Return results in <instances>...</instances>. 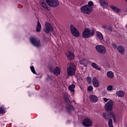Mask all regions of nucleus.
Returning <instances> with one entry per match:
<instances>
[{"label":"nucleus","instance_id":"37","mask_svg":"<svg viewBox=\"0 0 127 127\" xmlns=\"http://www.w3.org/2000/svg\"><path fill=\"white\" fill-rule=\"evenodd\" d=\"M112 45H113L114 48H116V49H118V48L119 47L117 46V44H113Z\"/></svg>","mask_w":127,"mask_h":127},{"label":"nucleus","instance_id":"32","mask_svg":"<svg viewBox=\"0 0 127 127\" xmlns=\"http://www.w3.org/2000/svg\"><path fill=\"white\" fill-rule=\"evenodd\" d=\"M87 90L89 91V92L93 91V86H88V87L87 88Z\"/></svg>","mask_w":127,"mask_h":127},{"label":"nucleus","instance_id":"7","mask_svg":"<svg viewBox=\"0 0 127 127\" xmlns=\"http://www.w3.org/2000/svg\"><path fill=\"white\" fill-rule=\"evenodd\" d=\"M82 125L86 127H92L93 126V122L89 118H86L83 120Z\"/></svg>","mask_w":127,"mask_h":127},{"label":"nucleus","instance_id":"8","mask_svg":"<svg viewBox=\"0 0 127 127\" xmlns=\"http://www.w3.org/2000/svg\"><path fill=\"white\" fill-rule=\"evenodd\" d=\"M96 49L97 50V51L99 52V53H101V54H105L106 52H107L106 47L104 46L97 45L96 46Z\"/></svg>","mask_w":127,"mask_h":127},{"label":"nucleus","instance_id":"41","mask_svg":"<svg viewBox=\"0 0 127 127\" xmlns=\"http://www.w3.org/2000/svg\"><path fill=\"white\" fill-rule=\"evenodd\" d=\"M97 99H98V97L96 96V102H97Z\"/></svg>","mask_w":127,"mask_h":127},{"label":"nucleus","instance_id":"3","mask_svg":"<svg viewBox=\"0 0 127 127\" xmlns=\"http://www.w3.org/2000/svg\"><path fill=\"white\" fill-rule=\"evenodd\" d=\"M94 9H93V7H90L89 5H85L84 6H82L80 8V11L83 13H85L86 14H89L90 12H92Z\"/></svg>","mask_w":127,"mask_h":127},{"label":"nucleus","instance_id":"20","mask_svg":"<svg viewBox=\"0 0 127 127\" xmlns=\"http://www.w3.org/2000/svg\"><path fill=\"white\" fill-rule=\"evenodd\" d=\"M75 87H76L75 84H71L68 86V89L71 93H73V94H74V92H75Z\"/></svg>","mask_w":127,"mask_h":127},{"label":"nucleus","instance_id":"18","mask_svg":"<svg viewBox=\"0 0 127 127\" xmlns=\"http://www.w3.org/2000/svg\"><path fill=\"white\" fill-rule=\"evenodd\" d=\"M116 95L118 97H120L121 98L124 97L125 95H126V93L124 91H118L116 92Z\"/></svg>","mask_w":127,"mask_h":127},{"label":"nucleus","instance_id":"35","mask_svg":"<svg viewBox=\"0 0 127 127\" xmlns=\"http://www.w3.org/2000/svg\"><path fill=\"white\" fill-rule=\"evenodd\" d=\"M96 70H98L99 71H101V68L99 67L97 64H96Z\"/></svg>","mask_w":127,"mask_h":127},{"label":"nucleus","instance_id":"11","mask_svg":"<svg viewBox=\"0 0 127 127\" xmlns=\"http://www.w3.org/2000/svg\"><path fill=\"white\" fill-rule=\"evenodd\" d=\"M30 42L35 46V47H39L40 46V41L36 40L34 38H30Z\"/></svg>","mask_w":127,"mask_h":127},{"label":"nucleus","instance_id":"39","mask_svg":"<svg viewBox=\"0 0 127 127\" xmlns=\"http://www.w3.org/2000/svg\"><path fill=\"white\" fill-rule=\"evenodd\" d=\"M108 30H109V31H113V28H112L111 27H109L108 28Z\"/></svg>","mask_w":127,"mask_h":127},{"label":"nucleus","instance_id":"36","mask_svg":"<svg viewBox=\"0 0 127 127\" xmlns=\"http://www.w3.org/2000/svg\"><path fill=\"white\" fill-rule=\"evenodd\" d=\"M92 67H93V68H96V64L94 63H92L91 64Z\"/></svg>","mask_w":127,"mask_h":127},{"label":"nucleus","instance_id":"33","mask_svg":"<svg viewBox=\"0 0 127 127\" xmlns=\"http://www.w3.org/2000/svg\"><path fill=\"white\" fill-rule=\"evenodd\" d=\"M93 82V85L94 87H96V77L93 78V79L92 80Z\"/></svg>","mask_w":127,"mask_h":127},{"label":"nucleus","instance_id":"22","mask_svg":"<svg viewBox=\"0 0 127 127\" xmlns=\"http://www.w3.org/2000/svg\"><path fill=\"white\" fill-rule=\"evenodd\" d=\"M89 99L91 102L93 103H96V95L91 94L89 96Z\"/></svg>","mask_w":127,"mask_h":127},{"label":"nucleus","instance_id":"26","mask_svg":"<svg viewBox=\"0 0 127 127\" xmlns=\"http://www.w3.org/2000/svg\"><path fill=\"white\" fill-rule=\"evenodd\" d=\"M5 113L4 107L3 106L0 107V114H4Z\"/></svg>","mask_w":127,"mask_h":127},{"label":"nucleus","instance_id":"1","mask_svg":"<svg viewBox=\"0 0 127 127\" xmlns=\"http://www.w3.org/2000/svg\"><path fill=\"white\" fill-rule=\"evenodd\" d=\"M75 72H76V65H75V64L73 63H68L67 67V76H74Z\"/></svg>","mask_w":127,"mask_h":127},{"label":"nucleus","instance_id":"15","mask_svg":"<svg viewBox=\"0 0 127 127\" xmlns=\"http://www.w3.org/2000/svg\"><path fill=\"white\" fill-rule=\"evenodd\" d=\"M89 63H90V61L87 59L81 60L80 61V64L84 65L85 67H86V66H87Z\"/></svg>","mask_w":127,"mask_h":127},{"label":"nucleus","instance_id":"40","mask_svg":"<svg viewBox=\"0 0 127 127\" xmlns=\"http://www.w3.org/2000/svg\"><path fill=\"white\" fill-rule=\"evenodd\" d=\"M65 101H66V102H68L69 101V98H66L65 99Z\"/></svg>","mask_w":127,"mask_h":127},{"label":"nucleus","instance_id":"29","mask_svg":"<svg viewBox=\"0 0 127 127\" xmlns=\"http://www.w3.org/2000/svg\"><path fill=\"white\" fill-rule=\"evenodd\" d=\"M30 69H31V71L32 72V73H33V74H36V72L35 71V69H34V66H31L30 67Z\"/></svg>","mask_w":127,"mask_h":127},{"label":"nucleus","instance_id":"4","mask_svg":"<svg viewBox=\"0 0 127 127\" xmlns=\"http://www.w3.org/2000/svg\"><path fill=\"white\" fill-rule=\"evenodd\" d=\"M103 118L105 120H109L110 118H113L114 123H117V119L115 114L113 112H107L103 113Z\"/></svg>","mask_w":127,"mask_h":127},{"label":"nucleus","instance_id":"28","mask_svg":"<svg viewBox=\"0 0 127 127\" xmlns=\"http://www.w3.org/2000/svg\"><path fill=\"white\" fill-rule=\"evenodd\" d=\"M94 5V3L92 1H89L88 2V4L86 5H88V6H90V7H92L93 5Z\"/></svg>","mask_w":127,"mask_h":127},{"label":"nucleus","instance_id":"16","mask_svg":"<svg viewBox=\"0 0 127 127\" xmlns=\"http://www.w3.org/2000/svg\"><path fill=\"white\" fill-rule=\"evenodd\" d=\"M66 57L68 59L72 60L74 59V54L71 52H68L66 54Z\"/></svg>","mask_w":127,"mask_h":127},{"label":"nucleus","instance_id":"5","mask_svg":"<svg viewBox=\"0 0 127 127\" xmlns=\"http://www.w3.org/2000/svg\"><path fill=\"white\" fill-rule=\"evenodd\" d=\"M70 30L71 31V34L74 36V37H79L80 36V33L79 31L73 25H70Z\"/></svg>","mask_w":127,"mask_h":127},{"label":"nucleus","instance_id":"38","mask_svg":"<svg viewBox=\"0 0 127 127\" xmlns=\"http://www.w3.org/2000/svg\"><path fill=\"white\" fill-rule=\"evenodd\" d=\"M103 100H104V102H108V101H109V99H107V98H104Z\"/></svg>","mask_w":127,"mask_h":127},{"label":"nucleus","instance_id":"6","mask_svg":"<svg viewBox=\"0 0 127 127\" xmlns=\"http://www.w3.org/2000/svg\"><path fill=\"white\" fill-rule=\"evenodd\" d=\"M46 2L51 7H56L59 5V1L58 0H46Z\"/></svg>","mask_w":127,"mask_h":127},{"label":"nucleus","instance_id":"19","mask_svg":"<svg viewBox=\"0 0 127 127\" xmlns=\"http://www.w3.org/2000/svg\"><path fill=\"white\" fill-rule=\"evenodd\" d=\"M96 36L99 39V40H103L104 39V36H103V34L102 33L97 31L96 32Z\"/></svg>","mask_w":127,"mask_h":127},{"label":"nucleus","instance_id":"34","mask_svg":"<svg viewBox=\"0 0 127 127\" xmlns=\"http://www.w3.org/2000/svg\"><path fill=\"white\" fill-rule=\"evenodd\" d=\"M99 86H100V83L99 82V81L96 80V88H98Z\"/></svg>","mask_w":127,"mask_h":127},{"label":"nucleus","instance_id":"25","mask_svg":"<svg viewBox=\"0 0 127 127\" xmlns=\"http://www.w3.org/2000/svg\"><path fill=\"white\" fill-rule=\"evenodd\" d=\"M41 6L44 7V8H45L46 9H48V7L47 6V4L44 2H42L41 3Z\"/></svg>","mask_w":127,"mask_h":127},{"label":"nucleus","instance_id":"27","mask_svg":"<svg viewBox=\"0 0 127 127\" xmlns=\"http://www.w3.org/2000/svg\"><path fill=\"white\" fill-rule=\"evenodd\" d=\"M108 125H109V127H113V119H110L109 120Z\"/></svg>","mask_w":127,"mask_h":127},{"label":"nucleus","instance_id":"12","mask_svg":"<svg viewBox=\"0 0 127 127\" xmlns=\"http://www.w3.org/2000/svg\"><path fill=\"white\" fill-rule=\"evenodd\" d=\"M49 69L51 72H53L54 75H56V76H58V75L60 74V68H59V67L57 66L54 69L52 66H50Z\"/></svg>","mask_w":127,"mask_h":127},{"label":"nucleus","instance_id":"2","mask_svg":"<svg viewBox=\"0 0 127 127\" xmlns=\"http://www.w3.org/2000/svg\"><path fill=\"white\" fill-rule=\"evenodd\" d=\"M95 34L94 30L91 31L89 28H85L82 33V36L84 38H89Z\"/></svg>","mask_w":127,"mask_h":127},{"label":"nucleus","instance_id":"31","mask_svg":"<svg viewBox=\"0 0 127 127\" xmlns=\"http://www.w3.org/2000/svg\"><path fill=\"white\" fill-rule=\"evenodd\" d=\"M86 80H87V81L88 82V83L89 84H90L91 82V80H92V79H91V77L90 76H88L87 78H86Z\"/></svg>","mask_w":127,"mask_h":127},{"label":"nucleus","instance_id":"14","mask_svg":"<svg viewBox=\"0 0 127 127\" xmlns=\"http://www.w3.org/2000/svg\"><path fill=\"white\" fill-rule=\"evenodd\" d=\"M117 50L119 53H121V55H124L125 53L126 52V50L125 49V47L123 46H119L117 48Z\"/></svg>","mask_w":127,"mask_h":127},{"label":"nucleus","instance_id":"10","mask_svg":"<svg viewBox=\"0 0 127 127\" xmlns=\"http://www.w3.org/2000/svg\"><path fill=\"white\" fill-rule=\"evenodd\" d=\"M45 28L46 29H45V31L46 33H49L50 31H53V27L49 22L46 23Z\"/></svg>","mask_w":127,"mask_h":127},{"label":"nucleus","instance_id":"9","mask_svg":"<svg viewBox=\"0 0 127 127\" xmlns=\"http://www.w3.org/2000/svg\"><path fill=\"white\" fill-rule=\"evenodd\" d=\"M114 106V103L112 100H110L105 106V109L107 112H111L113 110V107Z\"/></svg>","mask_w":127,"mask_h":127},{"label":"nucleus","instance_id":"21","mask_svg":"<svg viewBox=\"0 0 127 127\" xmlns=\"http://www.w3.org/2000/svg\"><path fill=\"white\" fill-rule=\"evenodd\" d=\"M107 76H108V77L110 78L111 79H113V78H114V77H115L114 72L112 71H108L107 72Z\"/></svg>","mask_w":127,"mask_h":127},{"label":"nucleus","instance_id":"17","mask_svg":"<svg viewBox=\"0 0 127 127\" xmlns=\"http://www.w3.org/2000/svg\"><path fill=\"white\" fill-rule=\"evenodd\" d=\"M110 7L113 10H114V11L117 12V13H118V12H121V9L116 7L114 5H111Z\"/></svg>","mask_w":127,"mask_h":127},{"label":"nucleus","instance_id":"13","mask_svg":"<svg viewBox=\"0 0 127 127\" xmlns=\"http://www.w3.org/2000/svg\"><path fill=\"white\" fill-rule=\"evenodd\" d=\"M100 5L103 8H107L109 6V2L107 0H99Z\"/></svg>","mask_w":127,"mask_h":127},{"label":"nucleus","instance_id":"24","mask_svg":"<svg viewBox=\"0 0 127 127\" xmlns=\"http://www.w3.org/2000/svg\"><path fill=\"white\" fill-rule=\"evenodd\" d=\"M67 110L68 113H71L73 110H74V108L73 107V106L72 105H69L67 108Z\"/></svg>","mask_w":127,"mask_h":127},{"label":"nucleus","instance_id":"30","mask_svg":"<svg viewBox=\"0 0 127 127\" xmlns=\"http://www.w3.org/2000/svg\"><path fill=\"white\" fill-rule=\"evenodd\" d=\"M107 91H112L113 90V86L112 85H109L107 87Z\"/></svg>","mask_w":127,"mask_h":127},{"label":"nucleus","instance_id":"23","mask_svg":"<svg viewBox=\"0 0 127 127\" xmlns=\"http://www.w3.org/2000/svg\"><path fill=\"white\" fill-rule=\"evenodd\" d=\"M40 29H41V24L39 22V21H38L36 27L37 32H39V31H40Z\"/></svg>","mask_w":127,"mask_h":127}]
</instances>
